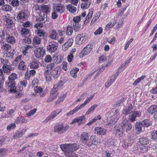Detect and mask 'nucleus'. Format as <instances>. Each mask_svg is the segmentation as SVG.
<instances>
[{
	"label": "nucleus",
	"mask_w": 157,
	"mask_h": 157,
	"mask_svg": "<svg viewBox=\"0 0 157 157\" xmlns=\"http://www.w3.org/2000/svg\"><path fill=\"white\" fill-rule=\"evenodd\" d=\"M30 31L26 28H23L21 30V33L22 36L23 37L28 36L30 35Z\"/></svg>",
	"instance_id": "obj_25"
},
{
	"label": "nucleus",
	"mask_w": 157,
	"mask_h": 157,
	"mask_svg": "<svg viewBox=\"0 0 157 157\" xmlns=\"http://www.w3.org/2000/svg\"><path fill=\"white\" fill-rule=\"evenodd\" d=\"M80 20V17L78 16L74 17L73 19V29L75 32L78 31L80 29V27L79 22Z\"/></svg>",
	"instance_id": "obj_12"
},
{
	"label": "nucleus",
	"mask_w": 157,
	"mask_h": 157,
	"mask_svg": "<svg viewBox=\"0 0 157 157\" xmlns=\"http://www.w3.org/2000/svg\"><path fill=\"white\" fill-rule=\"evenodd\" d=\"M132 57H130L129 59L125 61L124 63H123L122 65L121 66V68H124V67L127 66L128 64L130 63V61L131 60Z\"/></svg>",
	"instance_id": "obj_60"
},
{
	"label": "nucleus",
	"mask_w": 157,
	"mask_h": 157,
	"mask_svg": "<svg viewBox=\"0 0 157 157\" xmlns=\"http://www.w3.org/2000/svg\"><path fill=\"white\" fill-rule=\"evenodd\" d=\"M85 119L84 116H81L74 119L71 123L77 122L78 124H82Z\"/></svg>",
	"instance_id": "obj_24"
},
{
	"label": "nucleus",
	"mask_w": 157,
	"mask_h": 157,
	"mask_svg": "<svg viewBox=\"0 0 157 157\" xmlns=\"http://www.w3.org/2000/svg\"><path fill=\"white\" fill-rule=\"evenodd\" d=\"M40 65V63L38 61H34L30 63V68L36 69L38 68Z\"/></svg>",
	"instance_id": "obj_31"
},
{
	"label": "nucleus",
	"mask_w": 157,
	"mask_h": 157,
	"mask_svg": "<svg viewBox=\"0 0 157 157\" xmlns=\"http://www.w3.org/2000/svg\"><path fill=\"white\" fill-rule=\"evenodd\" d=\"M119 110L118 109L115 110L113 113V115L109 121H107V125L112 126L113 125L120 117V115L119 113Z\"/></svg>",
	"instance_id": "obj_6"
},
{
	"label": "nucleus",
	"mask_w": 157,
	"mask_h": 157,
	"mask_svg": "<svg viewBox=\"0 0 157 157\" xmlns=\"http://www.w3.org/2000/svg\"><path fill=\"white\" fill-rule=\"evenodd\" d=\"M91 3V1L90 0L88 2H84L81 5V6L82 9H86L88 8Z\"/></svg>",
	"instance_id": "obj_38"
},
{
	"label": "nucleus",
	"mask_w": 157,
	"mask_h": 157,
	"mask_svg": "<svg viewBox=\"0 0 157 157\" xmlns=\"http://www.w3.org/2000/svg\"><path fill=\"white\" fill-rule=\"evenodd\" d=\"M114 81V79H108L105 84V87L108 88Z\"/></svg>",
	"instance_id": "obj_52"
},
{
	"label": "nucleus",
	"mask_w": 157,
	"mask_h": 157,
	"mask_svg": "<svg viewBox=\"0 0 157 157\" xmlns=\"http://www.w3.org/2000/svg\"><path fill=\"white\" fill-rule=\"evenodd\" d=\"M139 142L142 145L147 144L149 143V140L146 137L142 136L139 139Z\"/></svg>",
	"instance_id": "obj_30"
},
{
	"label": "nucleus",
	"mask_w": 157,
	"mask_h": 157,
	"mask_svg": "<svg viewBox=\"0 0 157 157\" xmlns=\"http://www.w3.org/2000/svg\"><path fill=\"white\" fill-rule=\"evenodd\" d=\"M27 129L26 128H24L22 130L17 131L13 136L14 139H17L21 137L26 131Z\"/></svg>",
	"instance_id": "obj_20"
},
{
	"label": "nucleus",
	"mask_w": 157,
	"mask_h": 157,
	"mask_svg": "<svg viewBox=\"0 0 157 157\" xmlns=\"http://www.w3.org/2000/svg\"><path fill=\"white\" fill-rule=\"evenodd\" d=\"M86 40V38L83 34H78L76 37V42L79 45L84 43Z\"/></svg>",
	"instance_id": "obj_16"
},
{
	"label": "nucleus",
	"mask_w": 157,
	"mask_h": 157,
	"mask_svg": "<svg viewBox=\"0 0 157 157\" xmlns=\"http://www.w3.org/2000/svg\"><path fill=\"white\" fill-rule=\"evenodd\" d=\"M3 20L5 24L8 28L12 27L13 25L12 18L8 14H6L3 16Z\"/></svg>",
	"instance_id": "obj_10"
},
{
	"label": "nucleus",
	"mask_w": 157,
	"mask_h": 157,
	"mask_svg": "<svg viewBox=\"0 0 157 157\" xmlns=\"http://www.w3.org/2000/svg\"><path fill=\"white\" fill-rule=\"evenodd\" d=\"M27 122V120L25 119L24 117H18L15 121V122L17 124H21Z\"/></svg>",
	"instance_id": "obj_28"
},
{
	"label": "nucleus",
	"mask_w": 157,
	"mask_h": 157,
	"mask_svg": "<svg viewBox=\"0 0 157 157\" xmlns=\"http://www.w3.org/2000/svg\"><path fill=\"white\" fill-rule=\"evenodd\" d=\"M99 143L98 138H96L94 136H91L90 137L88 147H90L92 145H97Z\"/></svg>",
	"instance_id": "obj_17"
},
{
	"label": "nucleus",
	"mask_w": 157,
	"mask_h": 157,
	"mask_svg": "<svg viewBox=\"0 0 157 157\" xmlns=\"http://www.w3.org/2000/svg\"><path fill=\"white\" fill-rule=\"evenodd\" d=\"M8 150L6 148L0 149V157H6L7 155Z\"/></svg>",
	"instance_id": "obj_40"
},
{
	"label": "nucleus",
	"mask_w": 157,
	"mask_h": 157,
	"mask_svg": "<svg viewBox=\"0 0 157 157\" xmlns=\"http://www.w3.org/2000/svg\"><path fill=\"white\" fill-rule=\"evenodd\" d=\"M142 125L144 127H148L152 124L151 121L150 120L145 119L141 123Z\"/></svg>",
	"instance_id": "obj_36"
},
{
	"label": "nucleus",
	"mask_w": 157,
	"mask_h": 157,
	"mask_svg": "<svg viewBox=\"0 0 157 157\" xmlns=\"http://www.w3.org/2000/svg\"><path fill=\"white\" fill-rule=\"evenodd\" d=\"M19 2L18 0H12L11 4L14 7H17L19 5Z\"/></svg>",
	"instance_id": "obj_62"
},
{
	"label": "nucleus",
	"mask_w": 157,
	"mask_h": 157,
	"mask_svg": "<svg viewBox=\"0 0 157 157\" xmlns=\"http://www.w3.org/2000/svg\"><path fill=\"white\" fill-rule=\"evenodd\" d=\"M147 111L149 113L151 114L157 112V105H153L151 106L148 108Z\"/></svg>",
	"instance_id": "obj_26"
},
{
	"label": "nucleus",
	"mask_w": 157,
	"mask_h": 157,
	"mask_svg": "<svg viewBox=\"0 0 157 157\" xmlns=\"http://www.w3.org/2000/svg\"><path fill=\"white\" fill-rule=\"evenodd\" d=\"M16 127V125L15 123H11L8 125L6 127V129L8 131L14 129Z\"/></svg>",
	"instance_id": "obj_54"
},
{
	"label": "nucleus",
	"mask_w": 157,
	"mask_h": 157,
	"mask_svg": "<svg viewBox=\"0 0 157 157\" xmlns=\"http://www.w3.org/2000/svg\"><path fill=\"white\" fill-rule=\"evenodd\" d=\"M41 41V39L38 36H36L33 39V45L39 44H40Z\"/></svg>",
	"instance_id": "obj_47"
},
{
	"label": "nucleus",
	"mask_w": 157,
	"mask_h": 157,
	"mask_svg": "<svg viewBox=\"0 0 157 157\" xmlns=\"http://www.w3.org/2000/svg\"><path fill=\"white\" fill-rule=\"evenodd\" d=\"M66 97V94H64L62 96H60V97L58 98V99L56 102V103L57 104H59L60 102L63 101Z\"/></svg>",
	"instance_id": "obj_57"
},
{
	"label": "nucleus",
	"mask_w": 157,
	"mask_h": 157,
	"mask_svg": "<svg viewBox=\"0 0 157 157\" xmlns=\"http://www.w3.org/2000/svg\"><path fill=\"white\" fill-rule=\"evenodd\" d=\"M48 37L52 40H56L58 39V34L55 30H50L49 33Z\"/></svg>",
	"instance_id": "obj_18"
},
{
	"label": "nucleus",
	"mask_w": 157,
	"mask_h": 157,
	"mask_svg": "<svg viewBox=\"0 0 157 157\" xmlns=\"http://www.w3.org/2000/svg\"><path fill=\"white\" fill-rule=\"evenodd\" d=\"M3 71L5 73H7L11 70V68L9 65H7L3 66L2 67Z\"/></svg>",
	"instance_id": "obj_51"
},
{
	"label": "nucleus",
	"mask_w": 157,
	"mask_h": 157,
	"mask_svg": "<svg viewBox=\"0 0 157 157\" xmlns=\"http://www.w3.org/2000/svg\"><path fill=\"white\" fill-rule=\"evenodd\" d=\"M44 62L46 63H50L52 61V58L50 55H47L45 56L44 59Z\"/></svg>",
	"instance_id": "obj_56"
},
{
	"label": "nucleus",
	"mask_w": 157,
	"mask_h": 157,
	"mask_svg": "<svg viewBox=\"0 0 157 157\" xmlns=\"http://www.w3.org/2000/svg\"><path fill=\"white\" fill-rule=\"evenodd\" d=\"M103 29L102 27H99L94 33L95 35L100 34L102 32Z\"/></svg>",
	"instance_id": "obj_63"
},
{
	"label": "nucleus",
	"mask_w": 157,
	"mask_h": 157,
	"mask_svg": "<svg viewBox=\"0 0 157 157\" xmlns=\"http://www.w3.org/2000/svg\"><path fill=\"white\" fill-rule=\"evenodd\" d=\"M6 40L8 43L12 44H14L16 41V40L15 38L12 36H8L6 38Z\"/></svg>",
	"instance_id": "obj_39"
},
{
	"label": "nucleus",
	"mask_w": 157,
	"mask_h": 157,
	"mask_svg": "<svg viewBox=\"0 0 157 157\" xmlns=\"http://www.w3.org/2000/svg\"><path fill=\"white\" fill-rule=\"evenodd\" d=\"M36 109H34L30 111L28 113H26L27 116L30 117L34 114L36 112Z\"/></svg>",
	"instance_id": "obj_64"
},
{
	"label": "nucleus",
	"mask_w": 157,
	"mask_h": 157,
	"mask_svg": "<svg viewBox=\"0 0 157 157\" xmlns=\"http://www.w3.org/2000/svg\"><path fill=\"white\" fill-rule=\"evenodd\" d=\"M143 126L141 123L137 122L136 124L135 128L137 133H140L142 131L141 127Z\"/></svg>",
	"instance_id": "obj_44"
},
{
	"label": "nucleus",
	"mask_w": 157,
	"mask_h": 157,
	"mask_svg": "<svg viewBox=\"0 0 157 157\" xmlns=\"http://www.w3.org/2000/svg\"><path fill=\"white\" fill-rule=\"evenodd\" d=\"M2 10L4 11H9L11 10V6L8 5H4L2 7Z\"/></svg>",
	"instance_id": "obj_45"
},
{
	"label": "nucleus",
	"mask_w": 157,
	"mask_h": 157,
	"mask_svg": "<svg viewBox=\"0 0 157 157\" xmlns=\"http://www.w3.org/2000/svg\"><path fill=\"white\" fill-rule=\"evenodd\" d=\"M139 147V152L141 153H146L148 151V147L144 145H140Z\"/></svg>",
	"instance_id": "obj_41"
},
{
	"label": "nucleus",
	"mask_w": 157,
	"mask_h": 157,
	"mask_svg": "<svg viewBox=\"0 0 157 157\" xmlns=\"http://www.w3.org/2000/svg\"><path fill=\"white\" fill-rule=\"evenodd\" d=\"M55 11H57L59 13H62L64 11V8L60 4H58L54 9Z\"/></svg>",
	"instance_id": "obj_29"
},
{
	"label": "nucleus",
	"mask_w": 157,
	"mask_h": 157,
	"mask_svg": "<svg viewBox=\"0 0 157 157\" xmlns=\"http://www.w3.org/2000/svg\"><path fill=\"white\" fill-rule=\"evenodd\" d=\"M26 68V63L23 61H20L18 64V68L21 70H24Z\"/></svg>",
	"instance_id": "obj_33"
},
{
	"label": "nucleus",
	"mask_w": 157,
	"mask_h": 157,
	"mask_svg": "<svg viewBox=\"0 0 157 157\" xmlns=\"http://www.w3.org/2000/svg\"><path fill=\"white\" fill-rule=\"evenodd\" d=\"M41 13L38 16L36 17V23L34 25V27L38 28L39 27H42L43 26V23L44 22L46 16L44 13L43 15Z\"/></svg>",
	"instance_id": "obj_5"
},
{
	"label": "nucleus",
	"mask_w": 157,
	"mask_h": 157,
	"mask_svg": "<svg viewBox=\"0 0 157 157\" xmlns=\"http://www.w3.org/2000/svg\"><path fill=\"white\" fill-rule=\"evenodd\" d=\"M60 147L63 151H64L65 155L69 154L74 151L78 150L79 146L76 144H61Z\"/></svg>",
	"instance_id": "obj_2"
},
{
	"label": "nucleus",
	"mask_w": 157,
	"mask_h": 157,
	"mask_svg": "<svg viewBox=\"0 0 157 157\" xmlns=\"http://www.w3.org/2000/svg\"><path fill=\"white\" fill-rule=\"evenodd\" d=\"M82 108L80 105H78L76 107H75L73 110L70 111L66 114V115L67 116H70L77 112Z\"/></svg>",
	"instance_id": "obj_23"
},
{
	"label": "nucleus",
	"mask_w": 157,
	"mask_h": 157,
	"mask_svg": "<svg viewBox=\"0 0 157 157\" xmlns=\"http://www.w3.org/2000/svg\"><path fill=\"white\" fill-rule=\"evenodd\" d=\"M95 94H94L91 95L89 97H87L86 98V100L84 101V102L80 105L81 106V107L82 108L84 107L88 103H89L90 101L93 98Z\"/></svg>",
	"instance_id": "obj_27"
},
{
	"label": "nucleus",
	"mask_w": 157,
	"mask_h": 157,
	"mask_svg": "<svg viewBox=\"0 0 157 157\" xmlns=\"http://www.w3.org/2000/svg\"><path fill=\"white\" fill-rule=\"evenodd\" d=\"M93 9H91L90 11L88 13L87 15L86 16V19L85 21V22L86 23L88 22L90 20L92 17V16L93 14Z\"/></svg>",
	"instance_id": "obj_46"
},
{
	"label": "nucleus",
	"mask_w": 157,
	"mask_h": 157,
	"mask_svg": "<svg viewBox=\"0 0 157 157\" xmlns=\"http://www.w3.org/2000/svg\"><path fill=\"white\" fill-rule=\"evenodd\" d=\"M28 16L25 10L21 11L17 14V19L18 21L23 23L27 18Z\"/></svg>",
	"instance_id": "obj_13"
},
{
	"label": "nucleus",
	"mask_w": 157,
	"mask_h": 157,
	"mask_svg": "<svg viewBox=\"0 0 157 157\" xmlns=\"http://www.w3.org/2000/svg\"><path fill=\"white\" fill-rule=\"evenodd\" d=\"M73 26L69 25L67 26V34L68 36H70L73 32Z\"/></svg>",
	"instance_id": "obj_49"
},
{
	"label": "nucleus",
	"mask_w": 157,
	"mask_h": 157,
	"mask_svg": "<svg viewBox=\"0 0 157 157\" xmlns=\"http://www.w3.org/2000/svg\"><path fill=\"white\" fill-rule=\"evenodd\" d=\"M58 48L57 44L56 42L53 41L52 43H48L47 49V51L50 53L54 52Z\"/></svg>",
	"instance_id": "obj_14"
},
{
	"label": "nucleus",
	"mask_w": 157,
	"mask_h": 157,
	"mask_svg": "<svg viewBox=\"0 0 157 157\" xmlns=\"http://www.w3.org/2000/svg\"><path fill=\"white\" fill-rule=\"evenodd\" d=\"M128 121L126 119L123 118L121 127L124 131L128 132L132 131V126L131 124L128 123Z\"/></svg>",
	"instance_id": "obj_8"
},
{
	"label": "nucleus",
	"mask_w": 157,
	"mask_h": 157,
	"mask_svg": "<svg viewBox=\"0 0 157 157\" xmlns=\"http://www.w3.org/2000/svg\"><path fill=\"white\" fill-rule=\"evenodd\" d=\"M93 45L91 44H88L83 49L79 55V56L82 58L85 56L89 54L93 49Z\"/></svg>",
	"instance_id": "obj_4"
},
{
	"label": "nucleus",
	"mask_w": 157,
	"mask_h": 157,
	"mask_svg": "<svg viewBox=\"0 0 157 157\" xmlns=\"http://www.w3.org/2000/svg\"><path fill=\"white\" fill-rule=\"evenodd\" d=\"M65 82L62 80H60L58 83H56L54 85V88H57L58 89H62L63 86V85Z\"/></svg>",
	"instance_id": "obj_37"
},
{
	"label": "nucleus",
	"mask_w": 157,
	"mask_h": 157,
	"mask_svg": "<svg viewBox=\"0 0 157 157\" xmlns=\"http://www.w3.org/2000/svg\"><path fill=\"white\" fill-rule=\"evenodd\" d=\"M45 53V50L44 47L36 48L34 51L36 57L38 59H41Z\"/></svg>",
	"instance_id": "obj_9"
},
{
	"label": "nucleus",
	"mask_w": 157,
	"mask_h": 157,
	"mask_svg": "<svg viewBox=\"0 0 157 157\" xmlns=\"http://www.w3.org/2000/svg\"><path fill=\"white\" fill-rule=\"evenodd\" d=\"M62 61L61 56V55H58L55 57L54 59V63H60Z\"/></svg>",
	"instance_id": "obj_53"
},
{
	"label": "nucleus",
	"mask_w": 157,
	"mask_h": 157,
	"mask_svg": "<svg viewBox=\"0 0 157 157\" xmlns=\"http://www.w3.org/2000/svg\"><path fill=\"white\" fill-rule=\"evenodd\" d=\"M98 105L97 104H94L86 112V115H88L92 113H93L96 108L98 106Z\"/></svg>",
	"instance_id": "obj_32"
},
{
	"label": "nucleus",
	"mask_w": 157,
	"mask_h": 157,
	"mask_svg": "<svg viewBox=\"0 0 157 157\" xmlns=\"http://www.w3.org/2000/svg\"><path fill=\"white\" fill-rule=\"evenodd\" d=\"M126 8H121L118 10L116 14V16H121L124 13Z\"/></svg>",
	"instance_id": "obj_58"
},
{
	"label": "nucleus",
	"mask_w": 157,
	"mask_h": 157,
	"mask_svg": "<svg viewBox=\"0 0 157 157\" xmlns=\"http://www.w3.org/2000/svg\"><path fill=\"white\" fill-rule=\"evenodd\" d=\"M59 90L58 88H54V86L53 88L51 91L50 94L56 97L58 94L57 91Z\"/></svg>",
	"instance_id": "obj_50"
},
{
	"label": "nucleus",
	"mask_w": 157,
	"mask_h": 157,
	"mask_svg": "<svg viewBox=\"0 0 157 157\" xmlns=\"http://www.w3.org/2000/svg\"><path fill=\"white\" fill-rule=\"evenodd\" d=\"M31 46L30 45H26L23 48V53L24 55H26L28 53L27 51L28 49L30 48Z\"/></svg>",
	"instance_id": "obj_55"
},
{
	"label": "nucleus",
	"mask_w": 157,
	"mask_h": 157,
	"mask_svg": "<svg viewBox=\"0 0 157 157\" xmlns=\"http://www.w3.org/2000/svg\"><path fill=\"white\" fill-rule=\"evenodd\" d=\"M2 48L6 52L7 51H9L11 50V46L10 45L5 44H4L2 47Z\"/></svg>",
	"instance_id": "obj_59"
},
{
	"label": "nucleus",
	"mask_w": 157,
	"mask_h": 157,
	"mask_svg": "<svg viewBox=\"0 0 157 157\" xmlns=\"http://www.w3.org/2000/svg\"><path fill=\"white\" fill-rule=\"evenodd\" d=\"M55 66V64L54 63H51L48 64L45 69V71L46 72H48L53 69Z\"/></svg>",
	"instance_id": "obj_34"
},
{
	"label": "nucleus",
	"mask_w": 157,
	"mask_h": 157,
	"mask_svg": "<svg viewBox=\"0 0 157 157\" xmlns=\"http://www.w3.org/2000/svg\"><path fill=\"white\" fill-rule=\"evenodd\" d=\"M69 128L67 125H63V124L60 123L56 124L54 127V131L59 133H61L66 131Z\"/></svg>",
	"instance_id": "obj_7"
},
{
	"label": "nucleus",
	"mask_w": 157,
	"mask_h": 157,
	"mask_svg": "<svg viewBox=\"0 0 157 157\" xmlns=\"http://www.w3.org/2000/svg\"><path fill=\"white\" fill-rule=\"evenodd\" d=\"M0 59L1 63L3 65V66H5L8 64V60L5 57L1 58Z\"/></svg>",
	"instance_id": "obj_61"
},
{
	"label": "nucleus",
	"mask_w": 157,
	"mask_h": 157,
	"mask_svg": "<svg viewBox=\"0 0 157 157\" xmlns=\"http://www.w3.org/2000/svg\"><path fill=\"white\" fill-rule=\"evenodd\" d=\"M122 128L115 127L114 128L113 132L116 136L121 137H122L123 135L124 132Z\"/></svg>",
	"instance_id": "obj_19"
},
{
	"label": "nucleus",
	"mask_w": 157,
	"mask_h": 157,
	"mask_svg": "<svg viewBox=\"0 0 157 157\" xmlns=\"http://www.w3.org/2000/svg\"><path fill=\"white\" fill-rule=\"evenodd\" d=\"M133 107L131 104L128 107H124L123 111V113L124 114L127 115L131 113L129 115V119L132 122L135 121L136 118L140 117L141 114V112L139 111L134 110L131 113V111Z\"/></svg>",
	"instance_id": "obj_1"
},
{
	"label": "nucleus",
	"mask_w": 157,
	"mask_h": 157,
	"mask_svg": "<svg viewBox=\"0 0 157 157\" xmlns=\"http://www.w3.org/2000/svg\"><path fill=\"white\" fill-rule=\"evenodd\" d=\"M40 27L37 28V30L36 31V33L37 35L40 37H44L45 34V32L42 30L40 29Z\"/></svg>",
	"instance_id": "obj_43"
},
{
	"label": "nucleus",
	"mask_w": 157,
	"mask_h": 157,
	"mask_svg": "<svg viewBox=\"0 0 157 157\" xmlns=\"http://www.w3.org/2000/svg\"><path fill=\"white\" fill-rule=\"evenodd\" d=\"M61 109H57L52 112L50 115L45 120V121L47 122L50 120H52L59 114L61 112Z\"/></svg>",
	"instance_id": "obj_15"
},
{
	"label": "nucleus",
	"mask_w": 157,
	"mask_h": 157,
	"mask_svg": "<svg viewBox=\"0 0 157 157\" xmlns=\"http://www.w3.org/2000/svg\"><path fill=\"white\" fill-rule=\"evenodd\" d=\"M67 9L70 12L72 13H74L76 11L77 8L71 4H69L67 6Z\"/></svg>",
	"instance_id": "obj_35"
},
{
	"label": "nucleus",
	"mask_w": 157,
	"mask_h": 157,
	"mask_svg": "<svg viewBox=\"0 0 157 157\" xmlns=\"http://www.w3.org/2000/svg\"><path fill=\"white\" fill-rule=\"evenodd\" d=\"M89 134L86 132H82L80 137V140L83 144L88 146L90 138Z\"/></svg>",
	"instance_id": "obj_11"
},
{
	"label": "nucleus",
	"mask_w": 157,
	"mask_h": 157,
	"mask_svg": "<svg viewBox=\"0 0 157 157\" xmlns=\"http://www.w3.org/2000/svg\"><path fill=\"white\" fill-rule=\"evenodd\" d=\"M15 79H8L6 82V88L10 92L15 93L16 88Z\"/></svg>",
	"instance_id": "obj_3"
},
{
	"label": "nucleus",
	"mask_w": 157,
	"mask_h": 157,
	"mask_svg": "<svg viewBox=\"0 0 157 157\" xmlns=\"http://www.w3.org/2000/svg\"><path fill=\"white\" fill-rule=\"evenodd\" d=\"M95 133L98 135H104L105 134L106 129L102 127H98L95 128Z\"/></svg>",
	"instance_id": "obj_22"
},
{
	"label": "nucleus",
	"mask_w": 157,
	"mask_h": 157,
	"mask_svg": "<svg viewBox=\"0 0 157 157\" xmlns=\"http://www.w3.org/2000/svg\"><path fill=\"white\" fill-rule=\"evenodd\" d=\"M41 10L43 13L48 14L50 13L51 7L49 5H43L41 6Z\"/></svg>",
	"instance_id": "obj_21"
},
{
	"label": "nucleus",
	"mask_w": 157,
	"mask_h": 157,
	"mask_svg": "<svg viewBox=\"0 0 157 157\" xmlns=\"http://www.w3.org/2000/svg\"><path fill=\"white\" fill-rule=\"evenodd\" d=\"M15 52L14 50L11 49L10 51L5 52L4 55L6 57H12L14 55Z\"/></svg>",
	"instance_id": "obj_42"
},
{
	"label": "nucleus",
	"mask_w": 157,
	"mask_h": 157,
	"mask_svg": "<svg viewBox=\"0 0 157 157\" xmlns=\"http://www.w3.org/2000/svg\"><path fill=\"white\" fill-rule=\"evenodd\" d=\"M79 69L77 68L73 69L70 72L71 74L74 78H76L77 76V73Z\"/></svg>",
	"instance_id": "obj_48"
}]
</instances>
